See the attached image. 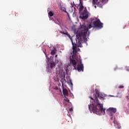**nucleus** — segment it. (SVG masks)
I'll return each instance as SVG.
<instances>
[{
	"label": "nucleus",
	"instance_id": "obj_1",
	"mask_svg": "<svg viewBox=\"0 0 129 129\" xmlns=\"http://www.w3.org/2000/svg\"><path fill=\"white\" fill-rule=\"evenodd\" d=\"M99 98H104L105 97V95L99 92L98 90H95V93L93 95V97L90 96L89 98H91L92 100L96 103V105L95 106L93 104L89 105V109L90 111H92L93 113H96L98 115L101 114H105V108H103V105L102 104L99 103Z\"/></svg>",
	"mask_w": 129,
	"mask_h": 129
},
{
	"label": "nucleus",
	"instance_id": "obj_2",
	"mask_svg": "<svg viewBox=\"0 0 129 129\" xmlns=\"http://www.w3.org/2000/svg\"><path fill=\"white\" fill-rule=\"evenodd\" d=\"M81 30L80 32L76 35V42H77L78 47L82 48V39L84 42H87V39L86 38V35H87V32H88V27L85 25H81L80 27Z\"/></svg>",
	"mask_w": 129,
	"mask_h": 129
},
{
	"label": "nucleus",
	"instance_id": "obj_3",
	"mask_svg": "<svg viewBox=\"0 0 129 129\" xmlns=\"http://www.w3.org/2000/svg\"><path fill=\"white\" fill-rule=\"evenodd\" d=\"M89 22V29H91V28L102 29V28H103V23H101L100 20L97 18H96L95 20L93 18H91L90 19Z\"/></svg>",
	"mask_w": 129,
	"mask_h": 129
},
{
	"label": "nucleus",
	"instance_id": "obj_4",
	"mask_svg": "<svg viewBox=\"0 0 129 129\" xmlns=\"http://www.w3.org/2000/svg\"><path fill=\"white\" fill-rule=\"evenodd\" d=\"M70 63L73 65L76 70L77 69L79 72H80L81 71L83 72L84 67L83 66V64H82V61H81V60L80 61V64L79 63L77 65V61L75 59H71Z\"/></svg>",
	"mask_w": 129,
	"mask_h": 129
},
{
	"label": "nucleus",
	"instance_id": "obj_5",
	"mask_svg": "<svg viewBox=\"0 0 129 129\" xmlns=\"http://www.w3.org/2000/svg\"><path fill=\"white\" fill-rule=\"evenodd\" d=\"M89 14L87 9L85 8L83 12L81 13L79 18L80 19H82V20H86V19H88V17L89 16Z\"/></svg>",
	"mask_w": 129,
	"mask_h": 129
},
{
	"label": "nucleus",
	"instance_id": "obj_6",
	"mask_svg": "<svg viewBox=\"0 0 129 129\" xmlns=\"http://www.w3.org/2000/svg\"><path fill=\"white\" fill-rule=\"evenodd\" d=\"M107 111H108L109 115L112 116V115H113V114L116 112V108L110 107L107 110Z\"/></svg>",
	"mask_w": 129,
	"mask_h": 129
},
{
	"label": "nucleus",
	"instance_id": "obj_7",
	"mask_svg": "<svg viewBox=\"0 0 129 129\" xmlns=\"http://www.w3.org/2000/svg\"><path fill=\"white\" fill-rule=\"evenodd\" d=\"M78 7H79V8H78V7L79 12V13H81V12H82V11L84 9V7H83V5H82V4H81V3L79 4V5H78Z\"/></svg>",
	"mask_w": 129,
	"mask_h": 129
},
{
	"label": "nucleus",
	"instance_id": "obj_8",
	"mask_svg": "<svg viewBox=\"0 0 129 129\" xmlns=\"http://www.w3.org/2000/svg\"><path fill=\"white\" fill-rule=\"evenodd\" d=\"M62 91L64 97H66V96H68V91L67 90V89H63Z\"/></svg>",
	"mask_w": 129,
	"mask_h": 129
},
{
	"label": "nucleus",
	"instance_id": "obj_9",
	"mask_svg": "<svg viewBox=\"0 0 129 129\" xmlns=\"http://www.w3.org/2000/svg\"><path fill=\"white\" fill-rule=\"evenodd\" d=\"M77 56V49H73V58Z\"/></svg>",
	"mask_w": 129,
	"mask_h": 129
},
{
	"label": "nucleus",
	"instance_id": "obj_10",
	"mask_svg": "<svg viewBox=\"0 0 129 129\" xmlns=\"http://www.w3.org/2000/svg\"><path fill=\"white\" fill-rule=\"evenodd\" d=\"M98 0H93L92 1V4H93V7H94L95 9H96V4H97V2Z\"/></svg>",
	"mask_w": 129,
	"mask_h": 129
},
{
	"label": "nucleus",
	"instance_id": "obj_11",
	"mask_svg": "<svg viewBox=\"0 0 129 129\" xmlns=\"http://www.w3.org/2000/svg\"><path fill=\"white\" fill-rule=\"evenodd\" d=\"M103 3L102 2V1L100 2H97V3L96 4V6L97 7H99V8H102V4Z\"/></svg>",
	"mask_w": 129,
	"mask_h": 129
},
{
	"label": "nucleus",
	"instance_id": "obj_12",
	"mask_svg": "<svg viewBox=\"0 0 129 129\" xmlns=\"http://www.w3.org/2000/svg\"><path fill=\"white\" fill-rule=\"evenodd\" d=\"M60 10H61V11H62L64 13H67V11H66V8H65V7H63V6L60 5Z\"/></svg>",
	"mask_w": 129,
	"mask_h": 129
},
{
	"label": "nucleus",
	"instance_id": "obj_13",
	"mask_svg": "<svg viewBox=\"0 0 129 129\" xmlns=\"http://www.w3.org/2000/svg\"><path fill=\"white\" fill-rule=\"evenodd\" d=\"M72 40V45H73V50H77L76 49V44H75L73 43V41L72 40V39H71Z\"/></svg>",
	"mask_w": 129,
	"mask_h": 129
},
{
	"label": "nucleus",
	"instance_id": "obj_14",
	"mask_svg": "<svg viewBox=\"0 0 129 129\" xmlns=\"http://www.w3.org/2000/svg\"><path fill=\"white\" fill-rule=\"evenodd\" d=\"M50 67L51 68V69H53V68H54V67H55V62H51L50 63Z\"/></svg>",
	"mask_w": 129,
	"mask_h": 129
},
{
	"label": "nucleus",
	"instance_id": "obj_15",
	"mask_svg": "<svg viewBox=\"0 0 129 129\" xmlns=\"http://www.w3.org/2000/svg\"><path fill=\"white\" fill-rule=\"evenodd\" d=\"M57 50H56V48H54L53 50H52L51 51V55H54L56 52Z\"/></svg>",
	"mask_w": 129,
	"mask_h": 129
},
{
	"label": "nucleus",
	"instance_id": "obj_16",
	"mask_svg": "<svg viewBox=\"0 0 129 129\" xmlns=\"http://www.w3.org/2000/svg\"><path fill=\"white\" fill-rule=\"evenodd\" d=\"M48 15L50 17H53L54 16V13L52 11H49Z\"/></svg>",
	"mask_w": 129,
	"mask_h": 129
},
{
	"label": "nucleus",
	"instance_id": "obj_17",
	"mask_svg": "<svg viewBox=\"0 0 129 129\" xmlns=\"http://www.w3.org/2000/svg\"><path fill=\"white\" fill-rule=\"evenodd\" d=\"M114 126L116 127V128H121V126L118 123L116 125H115Z\"/></svg>",
	"mask_w": 129,
	"mask_h": 129
},
{
	"label": "nucleus",
	"instance_id": "obj_18",
	"mask_svg": "<svg viewBox=\"0 0 129 129\" xmlns=\"http://www.w3.org/2000/svg\"><path fill=\"white\" fill-rule=\"evenodd\" d=\"M113 123H114V125H116L118 123H117V121L115 119H114L113 121Z\"/></svg>",
	"mask_w": 129,
	"mask_h": 129
},
{
	"label": "nucleus",
	"instance_id": "obj_19",
	"mask_svg": "<svg viewBox=\"0 0 129 129\" xmlns=\"http://www.w3.org/2000/svg\"><path fill=\"white\" fill-rule=\"evenodd\" d=\"M66 36H67V37H68L69 38H70V39L71 40V36L70 35V34L67 33Z\"/></svg>",
	"mask_w": 129,
	"mask_h": 129
},
{
	"label": "nucleus",
	"instance_id": "obj_20",
	"mask_svg": "<svg viewBox=\"0 0 129 129\" xmlns=\"http://www.w3.org/2000/svg\"><path fill=\"white\" fill-rule=\"evenodd\" d=\"M66 36H67V37H68L69 38H70V39L71 40V36L70 35V34L67 33Z\"/></svg>",
	"mask_w": 129,
	"mask_h": 129
},
{
	"label": "nucleus",
	"instance_id": "obj_21",
	"mask_svg": "<svg viewBox=\"0 0 129 129\" xmlns=\"http://www.w3.org/2000/svg\"><path fill=\"white\" fill-rule=\"evenodd\" d=\"M103 4H105L106 3V0H101Z\"/></svg>",
	"mask_w": 129,
	"mask_h": 129
},
{
	"label": "nucleus",
	"instance_id": "obj_22",
	"mask_svg": "<svg viewBox=\"0 0 129 129\" xmlns=\"http://www.w3.org/2000/svg\"><path fill=\"white\" fill-rule=\"evenodd\" d=\"M124 88L123 86H118V88Z\"/></svg>",
	"mask_w": 129,
	"mask_h": 129
},
{
	"label": "nucleus",
	"instance_id": "obj_23",
	"mask_svg": "<svg viewBox=\"0 0 129 129\" xmlns=\"http://www.w3.org/2000/svg\"><path fill=\"white\" fill-rule=\"evenodd\" d=\"M70 111H73V109L72 108H70L69 109Z\"/></svg>",
	"mask_w": 129,
	"mask_h": 129
},
{
	"label": "nucleus",
	"instance_id": "obj_24",
	"mask_svg": "<svg viewBox=\"0 0 129 129\" xmlns=\"http://www.w3.org/2000/svg\"><path fill=\"white\" fill-rule=\"evenodd\" d=\"M54 89L56 90H59V88H58V87H56Z\"/></svg>",
	"mask_w": 129,
	"mask_h": 129
},
{
	"label": "nucleus",
	"instance_id": "obj_25",
	"mask_svg": "<svg viewBox=\"0 0 129 129\" xmlns=\"http://www.w3.org/2000/svg\"><path fill=\"white\" fill-rule=\"evenodd\" d=\"M60 33H61V34H63V35H64L65 32L61 31V32H60Z\"/></svg>",
	"mask_w": 129,
	"mask_h": 129
},
{
	"label": "nucleus",
	"instance_id": "obj_26",
	"mask_svg": "<svg viewBox=\"0 0 129 129\" xmlns=\"http://www.w3.org/2000/svg\"><path fill=\"white\" fill-rule=\"evenodd\" d=\"M67 33H68V32H64V33L63 35H67Z\"/></svg>",
	"mask_w": 129,
	"mask_h": 129
},
{
	"label": "nucleus",
	"instance_id": "obj_27",
	"mask_svg": "<svg viewBox=\"0 0 129 129\" xmlns=\"http://www.w3.org/2000/svg\"><path fill=\"white\" fill-rule=\"evenodd\" d=\"M70 83H71V85H73V83H72V81L70 82Z\"/></svg>",
	"mask_w": 129,
	"mask_h": 129
},
{
	"label": "nucleus",
	"instance_id": "obj_28",
	"mask_svg": "<svg viewBox=\"0 0 129 129\" xmlns=\"http://www.w3.org/2000/svg\"><path fill=\"white\" fill-rule=\"evenodd\" d=\"M67 102H69V101H70L69 99H67Z\"/></svg>",
	"mask_w": 129,
	"mask_h": 129
},
{
	"label": "nucleus",
	"instance_id": "obj_29",
	"mask_svg": "<svg viewBox=\"0 0 129 129\" xmlns=\"http://www.w3.org/2000/svg\"><path fill=\"white\" fill-rule=\"evenodd\" d=\"M110 119H111V120H112V119H113V117H111V118H110Z\"/></svg>",
	"mask_w": 129,
	"mask_h": 129
},
{
	"label": "nucleus",
	"instance_id": "obj_30",
	"mask_svg": "<svg viewBox=\"0 0 129 129\" xmlns=\"http://www.w3.org/2000/svg\"><path fill=\"white\" fill-rule=\"evenodd\" d=\"M57 56H58V55L56 54L55 55V58H57Z\"/></svg>",
	"mask_w": 129,
	"mask_h": 129
},
{
	"label": "nucleus",
	"instance_id": "obj_31",
	"mask_svg": "<svg viewBox=\"0 0 129 129\" xmlns=\"http://www.w3.org/2000/svg\"><path fill=\"white\" fill-rule=\"evenodd\" d=\"M60 78L61 77V74L59 73Z\"/></svg>",
	"mask_w": 129,
	"mask_h": 129
},
{
	"label": "nucleus",
	"instance_id": "obj_32",
	"mask_svg": "<svg viewBox=\"0 0 129 129\" xmlns=\"http://www.w3.org/2000/svg\"><path fill=\"white\" fill-rule=\"evenodd\" d=\"M61 123V124H64V123H63V122H62Z\"/></svg>",
	"mask_w": 129,
	"mask_h": 129
},
{
	"label": "nucleus",
	"instance_id": "obj_33",
	"mask_svg": "<svg viewBox=\"0 0 129 129\" xmlns=\"http://www.w3.org/2000/svg\"><path fill=\"white\" fill-rule=\"evenodd\" d=\"M59 91H61V90H59Z\"/></svg>",
	"mask_w": 129,
	"mask_h": 129
}]
</instances>
